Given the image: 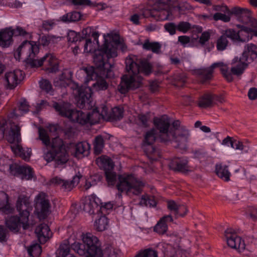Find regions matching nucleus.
<instances>
[{
    "instance_id": "62",
    "label": "nucleus",
    "mask_w": 257,
    "mask_h": 257,
    "mask_svg": "<svg viewBox=\"0 0 257 257\" xmlns=\"http://www.w3.org/2000/svg\"><path fill=\"white\" fill-rule=\"evenodd\" d=\"M39 45L43 47H46L50 44L48 35L42 36L41 37L38 41Z\"/></svg>"
},
{
    "instance_id": "63",
    "label": "nucleus",
    "mask_w": 257,
    "mask_h": 257,
    "mask_svg": "<svg viewBox=\"0 0 257 257\" xmlns=\"http://www.w3.org/2000/svg\"><path fill=\"white\" fill-rule=\"evenodd\" d=\"M247 213L253 220L257 219V208L253 207H249L247 209Z\"/></svg>"
},
{
    "instance_id": "58",
    "label": "nucleus",
    "mask_w": 257,
    "mask_h": 257,
    "mask_svg": "<svg viewBox=\"0 0 257 257\" xmlns=\"http://www.w3.org/2000/svg\"><path fill=\"white\" fill-rule=\"evenodd\" d=\"M41 88L45 90L47 93L50 92L52 89L51 83L47 80H42L40 82Z\"/></svg>"
},
{
    "instance_id": "64",
    "label": "nucleus",
    "mask_w": 257,
    "mask_h": 257,
    "mask_svg": "<svg viewBox=\"0 0 257 257\" xmlns=\"http://www.w3.org/2000/svg\"><path fill=\"white\" fill-rule=\"evenodd\" d=\"M19 110L22 111L24 113H26L29 111V105L26 100H25L20 103Z\"/></svg>"
},
{
    "instance_id": "12",
    "label": "nucleus",
    "mask_w": 257,
    "mask_h": 257,
    "mask_svg": "<svg viewBox=\"0 0 257 257\" xmlns=\"http://www.w3.org/2000/svg\"><path fill=\"white\" fill-rule=\"evenodd\" d=\"M220 68V71L223 77L228 82L233 80L232 73L228 71L227 65L222 62L213 63L210 67L198 69L196 71L197 75L200 76V82L204 83L210 80L213 77L214 69L216 68Z\"/></svg>"
},
{
    "instance_id": "50",
    "label": "nucleus",
    "mask_w": 257,
    "mask_h": 257,
    "mask_svg": "<svg viewBox=\"0 0 257 257\" xmlns=\"http://www.w3.org/2000/svg\"><path fill=\"white\" fill-rule=\"evenodd\" d=\"M222 35L225 36L226 39L228 38L233 41L238 42V32H236V31L233 29H229L226 30Z\"/></svg>"
},
{
    "instance_id": "35",
    "label": "nucleus",
    "mask_w": 257,
    "mask_h": 257,
    "mask_svg": "<svg viewBox=\"0 0 257 257\" xmlns=\"http://www.w3.org/2000/svg\"><path fill=\"white\" fill-rule=\"evenodd\" d=\"M143 48L145 50L152 51L154 53L158 54L161 51V45L159 42H150L149 40H147L143 44Z\"/></svg>"
},
{
    "instance_id": "55",
    "label": "nucleus",
    "mask_w": 257,
    "mask_h": 257,
    "mask_svg": "<svg viewBox=\"0 0 257 257\" xmlns=\"http://www.w3.org/2000/svg\"><path fill=\"white\" fill-rule=\"evenodd\" d=\"M164 29L170 35H174L176 33L177 25L173 22L167 23L165 24Z\"/></svg>"
},
{
    "instance_id": "13",
    "label": "nucleus",
    "mask_w": 257,
    "mask_h": 257,
    "mask_svg": "<svg viewBox=\"0 0 257 257\" xmlns=\"http://www.w3.org/2000/svg\"><path fill=\"white\" fill-rule=\"evenodd\" d=\"M113 205L110 202L105 203L103 204L101 200L95 195L92 194L88 196L84 203L83 209L89 214H98L100 212L104 213L105 210L111 209Z\"/></svg>"
},
{
    "instance_id": "3",
    "label": "nucleus",
    "mask_w": 257,
    "mask_h": 257,
    "mask_svg": "<svg viewBox=\"0 0 257 257\" xmlns=\"http://www.w3.org/2000/svg\"><path fill=\"white\" fill-rule=\"evenodd\" d=\"M34 42L27 40L24 41L18 47L17 52L19 56L22 54H26L27 64L32 67L41 66L44 62L48 63L47 70L50 73H56L59 70L58 60L51 54H46L40 59H36V54L39 52V47Z\"/></svg>"
},
{
    "instance_id": "32",
    "label": "nucleus",
    "mask_w": 257,
    "mask_h": 257,
    "mask_svg": "<svg viewBox=\"0 0 257 257\" xmlns=\"http://www.w3.org/2000/svg\"><path fill=\"white\" fill-rule=\"evenodd\" d=\"M251 29L245 26H242L238 31V42H245L251 39Z\"/></svg>"
},
{
    "instance_id": "23",
    "label": "nucleus",
    "mask_w": 257,
    "mask_h": 257,
    "mask_svg": "<svg viewBox=\"0 0 257 257\" xmlns=\"http://www.w3.org/2000/svg\"><path fill=\"white\" fill-rule=\"evenodd\" d=\"M41 243H45L51 236L52 233L47 224L42 223L39 225L35 231Z\"/></svg>"
},
{
    "instance_id": "1",
    "label": "nucleus",
    "mask_w": 257,
    "mask_h": 257,
    "mask_svg": "<svg viewBox=\"0 0 257 257\" xmlns=\"http://www.w3.org/2000/svg\"><path fill=\"white\" fill-rule=\"evenodd\" d=\"M117 56L115 48L106 40L101 47L95 51L93 56V62L96 68L92 66L87 67L84 69L87 81L96 79L92 86L96 90H105L108 87V84L103 78H112L114 73L111 70L112 65L108 62L109 59Z\"/></svg>"
},
{
    "instance_id": "6",
    "label": "nucleus",
    "mask_w": 257,
    "mask_h": 257,
    "mask_svg": "<svg viewBox=\"0 0 257 257\" xmlns=\"http://www.w3.org/2000/svg\"><path fill=\"white\" fill-rule=\"evenodd\" d=\"M16 208L19 212L20 217L17 216L11 217L6 221V225L10 230L18 232L21 228V225L24 229L28 228V223L30 212L32 210L29 198L24 195H20L18 198Z\"/></svg>"
},
{
    "instance_id": "38",
    "label": "nucleus",
    "mask_w": 257,
    "mask_h": 257,
    "mask_svg": "<svg viewBox=\"0 0 257 257\" xmlns=\"http://www.w3.org/2000/svg\"><path fill=\"white\" fill-rule=\"evenodd\" d=\"M94 153L95 155L100 154L104 146V141L101 136H97L95 137L94 143Z\"/></svg>"
},
{
    "instance_id": "24",
    "label": "nucleus",
    "mask_w": 257,
    "mask_h": 257,
    "mask_svg": "<svg viewBox=\"0 0 257 257\" xmlns=\"http://www.w3.org/2000/svg\"><path fill=\"white\" fill-rule=\"evenodd\" d=\"M230 14L236 16L238 20L243 23H246L250 20L251 17V12L250 10L246 8H242L238 7H235L230 10Z\"/></svg>"
},
{
    "instance_id": "37",
    "label": "nucleus",
    "mask_w": 257,
    "mask_h": 257,
    "mask_svg": "<svg viewBox=\"0 0 257 257\" xmlns=\"http://www.w3.org/2000/svg\"><path fill=\"white\" fill-rule=\"evenodd\" d=\"M63 72L60 76L58 79H55L54 81V84L56 87H66L68 84L66 82V80H68L69 78V75H71V72L67 71Z\"/></svg>"
},
{
    "instance_id": "36",
    "label": "nucleus",
    "mask_w": 257,
    "mask_h": 257,
    "mask_svg": "<svg viewBox=\"0 0 257 257\" xmlns=\"http://www.w3.org/2000/svg\"><path fill=\"white\" fill-rule=\"evenodd\" d=\"M81 15L79 12L74 11L68 13L61 17V20L64 22H74L81 19Z\"/></svg>"
},
{
    "instance_id": "20",
    "label": "nucleus",
    "mask_w": 257,
    "mask_h": 257,
    "mask_svg": "<svg viewBox=\"0 0 257 257\" xmlns=\"http://www.w3.org/2000/svg\"><path fill=\"white\" fill-rule=\"evenodd\" d=\"M153 2L156 3V5L160 7L162 9H170L177 8L179 12L185 11L189 10L191 6L188 4H186L187 6L185 9L180 5L178 0H152Z\"/></svg>"
},
{
    "instance_id": "51",
    "label": "nucleus",
    "mask_w": 257,
    "mask_h": 257,
    "mask_svg": "<svg viewBox=\"0 0 257 257\" xmlns=\"http://www.w3.org/2000/svg\"><path fill=\"white\" fill-rule=\"evenodd\" d=\"M231 147L235 150L243 151L245 153H247L249 150L248 147L243 145L241 142L236 140H233V143H231Z\"/></svg>"
},
{
    "instance_id": "44",
    "label": "nucleus",
    "mask_w": 257,
    "mask_h": 257,
    "mask_svg": "<svg viewBox=\"0 0 257 257\" xmlns=\"http://www.w3.org/2000/svg\"><path fill=\"white\" fill-rule=\"evenodd\" d=\"M104 172L108 185L109 186H114L116 184L117 180H118L120 175L117 177L116 173L113 172V170H109Z\"/></svg>"
},
{
    "instance_id": "2",
    "label": "nucleus",
    "mask_w": 257,
    "mask_h": 257,
    "mask_svg": "<svg viewBox=\"0 0 257 257\" xmlns=\"http://www.w3.org/2000/svg\"><path fill=\"white\" fill-rule=\"evenodd\" d=\"M125 69L127 74L124 75L118 86L121 94H126L130 90L139 88L141 85L142 73L148 75L152 72V65L146 59H138L136 56H130L125 59Z\"/></svg>"
},
{
    "instance_id": "43",
    "label": "nucleus",
    "mask_w": 257,
    "mask_h": 257,
    "mask_svg": "<svg viewBox=\"0 0 257 257\" xmlns=\"http://www.w3.org/2000/svg\"><path fill=\"white\" fill-rule=\"evenodd\" d=\"M108 225V220L105 215H102L100 218L96 220L94 226L98 231H102L105 230Z\"/></svg>"
},
{
    "instance_id": "60",
    "label": "nucleus",
    "mask_w": 257,
    "mask_h": 257,
    "mask_svg": "<svg viewBox=\"0 0 257 257\" xmlns=\"http://www.w3.org/2000/svg\"><path fill=\"white\" fill-rule=\"evenodd\" d=\"M172 127L169 128V130H172L175 132H180V129L182 127H186L185 126L181 125V122L179 120H176L173 122L172 124Z\"/></svg>"
},
{
    "instance_id": "8",
    "label": "nucleus",
    "mask_w": 257,
    "mask_h": 257,
    "mask_svg": "<svg viewBox=\"0 0 257 257\" xmlns=\"http://www.w3.org/2000/svg\"><path fill=\"white\" fill-rule=\"evenodd\" d=\"M144 186V183L137 179L132 174H124L123 176H119L116 188L120 192L116 194V198L121 199V193L123 191H126L128 194L139 195L142 193Z\"/></svg>"
},
{
    "instance_id": "56",
    "label": "nucleus",
    "mask_w": 257,
    "mask_h": 257,
    "mask_svg": "<svg viewBox=\"0 0 257 257\" xmlns=\"http://www.w3.org/2000/svg\"><path fill=\"white\" fill-rule=\"evenodd\" d=\"M213 19L216 21L221 20L226 23L229 22L230 20V18L229 16L220 13H215L213 16Z\"/></svg>"
},
{
    "instance_id": "27",
    "label": "nucleus",
    "mask_w": 257,
    "mask_h": 257,
    "mask_svg": "<svg viewBox=\"0 0 257 257\" xmlns=\"http://www.w3.org/2000/svg\"><path fill=\"white\" fill-rule=\"evenodd\" d=\"M215 172L218 177L222 180L226 182L229 181L231 174L228 170V166L222 164H216Z\"/></svg>"
},
{
    "instance_id": "16",
    "label": "nucleus",
    "mask_w": 257,
    "mask_h": 257,
    "mask_svg": "<svg viewBox=\"0 0 257 257\" xmlns=\"http://www.w3.org/2000/svg\"><path fill=\"white\" fill-rule=\"evenodd\" d=\"M82 241L85 243L88 253L91 257H100L99 251L101 249L100 243L97 237L91 233H88L84 235Z\"/></svg>"
},
{
    "instance_id": "46",
    "label": "nucleus",
    "mask_w": 257,
    "mask_h": 257,
    "mask_svg": "<svg viewBox=\"0 0 257 257\" xmlns=\"http://www.w3.org/2000/svg\"><path fill=\"white\" fill-rule=\"evenodd\" d=\"M84 39V37L81 36L80 34L77 33L74 31H70L68 33L67 40L69 42L76 43L79 42V43H80Z\"/></svg>"
},
{
    "instance_id": "53",
    "label": "nucleus",
    "mask_w": 257,
    "mask_h": 257,
    "mask_svg": "<svg viewBox=\"0 0 257 257\" xmlns=\"http://www.w3.org/2000/svg\"><path fill=\"white\" fill-rule=\"evenodd\" d=\"M167 230V225L165 221L162 220L161 218L160 221L156 225L154 230L159 233H164Z\"/></svg>"
},
{
    "instance_id": "18",
    "label": "nucleus",
    "mask_w": 257,
    "mask_h": 257,
    "mask_svg": "<svg viewBox=\"0 0 257 257\" xmlns=\"http://www.w3.org/2000/svg\"><path fill=\"white\" fill-rule=\"evenodd\" d=\"M36 209L40 219H45L49 212L50 204L44 193H39L35 198Z\"/></svg>"
},
{
    "instance_id": "54",
    "label": "nucleus",
    "mask_w": 257,
    "mask_h": 257,
    "mask_svg": "<svg viewBox=\"0 0 257 257\" xmlns=\"http://www.w3.org/2000/svg\"><path fill=\"white\" fill-rule=\"evenodd\" d=\"M191 29V25L188 22L182 21L177 25V30L183 33H186Z\"/></svg>"
},
{
    "instance_id": "41",
    "label": "nucleus",
    "mask_w": 257,
    "mask_h": 257,
    "mask_svg": "<svg viewBox=\"0 0 257 257\" xmlns=\"http://www.w3.org/2000/svg\"><path fill=\"white\" fill-rule=\"evenodd\" d=\"M123 116V109L119 107L112 108L111 112L108 115L109 120H117L121 119Z\"/></svg>"
},
{
    "instance_id": "26",
    "label": "nucleus",
    "mask_w": 257,
    "mask_h": 257,
    "mask_svg": "<svg viewBox=\"0 0 257 257\" xmlns=\"http://www.w3.org/2000/svg\"><path fill=\"white\" fill-rule=\"evenodd\" d=\"M95 163L104 172L109 170H113L114 168L112 161L110 158L106 156L102 155L97 158L95 160Z\"/></svg>"
},
{
    "instance_id": "19",
    "label": "nucleus",
    "mask_w": 257,
    "mask_h": 257,
    "mask_svg": "<svg viewBox=\"0 0 257 257\" xmlns=\"http://www.w3.org/2000/svg\"><path fill=\"white\" fill-rule=\"evenodd\" d=\"M24 78L23 71L15 70L14 71L7 72L5 74V80L7 83L8 88L14 89Z\"/></svg>"
},
{
    "instance_id": "22",
    "label": "nucleus",
    "mask_w": 257,
    "mask_h": 257,
    "mask_svg": "<svg viewBox=\"0 0 257 257\" xmlns=\"http://www.w3.org/2000/svg\"><path fill=\"white\" fill-rule=\"evenodd\" d=\"M188 162L185 158H175L170 162L169 167L175 171L186 173L189 171Z\"/></svg>"
},
{
    "instance_id": "25",
    "label": "nucleus",
    "mask_w": 257,
    "mask_h": 257,
    "mask_svg": "<svg viewBox=\"0 0 257 257\" xmlns=\"http://www.w3.org/2000/svg\"><path fill=\"white\" fill-rule=\"evenodd\" d=\"M106 107L104 106L101 113L98 110L97 108H94L91 112L86 114L88 117V123L91 124H94L98 123L101 119L103 118L105 116H107Z\"/></svg>"
},
{
    "instance_id": "30",
    "label": "nucleus",
    "mask_w": 257,
    "mask_h": 257,
    "mask_svg": "<svg viewBox=\"0 0 257 257\" xmlns=\"http://www.w3.org/2000/svg\"><path fill=\"white\" fill-rule=\"evenodd\" d=\"M99 252L100 257H117L119 250L111 245L108 244L103 250L101 249Z\"/></svg>"
},
{
    "instance_id": "17",
    "label": "nucleus",
    "mask_w": 257,
    "mask_h": 257,
    "mask_svg": "<svg viewBox=\"0 0 257 257\" xmlns=\"http://www.w3.org/2000/svg\"><path fill=\"white\" fill-rule=\"evenodd\" d=\"M224 236L225 237L227 245L232 248L238 250L239 251H242L244 250L245 245L241 238L236 235L235 230L231 228H227L224 231Z\"/></svg>"
},
{
    "instance_id": "33",
    "label": "nucleus",
    "mask_w": 257,
    "mask_h": 257,
    "mask_svg": "<svg viewBox=\"0 0 257 257\" xmlns=\"http://www.w3.org/2000/svg\"><path fill=\"white\" fill-rule=\"evenodd\" d=\"M151 118V113L147 112L146 113H139L136 118L137 124L143 127L149 126Z\"/></svg>"
},
{
    "instance_id": "15",
    "label": "nucleus",
    "mask_w": 257,
    "mask_h": 257,
    "mask_svg": "<svg viewBox=\"0 0 257 257\" xmlns=\"http://www.w3.org/2000/svg\"><path fill=\"white\" fill-rule=\"evenodd\" d=\"M74 94L76 95L77 106L80 108L89 107L90 106L91 94L92 93L91 88L89 87H79L76 86L74 90Z\"/></svg>"
},
{
    "instance_id": "49",
    "label": "nucleus",
    "mask_w": 257,
    "mask_h": 257,
    "mask_svg": "<svg viewBox=\"0 0 257 257\" xmlns=\"http://www.w3.org/2000/svg\"><path fill=\"white\" fill-rule=\"evenodd\" d=\"M22 168L25 169L23 171L20 175H22V179L26 180H30L33 177L34 172L33 169L28 166H22Z\"/></svg>"
},
{
    "instance_id": "40",
    "label": "nucleus",
    "mask_w": 257,
    "mask_h": 257,
    "mask_svg": "<svg viewBox=\"0 0 257 257\" xmlns=\"http://www.w3.org/2000/svg\"><path fill=\"white\" fill-rule=\"evenodd\" d=\"M79 180L80 178L78 176H74L73 179L71 181L64 180L61 187L63 190L69 191L78 184Z\"/></svg>"
},
{
    "instance_id": "5",
    "label": "nucleus",
    "mask_w": 257,
    "mask_h": 257,
    "mask_svg": "<svg viewBox=\"0 0 257 257\" xmlns=\"http://www.w3.org/2000/svg\"><path fill=\"white\" fill-rule=\"evenodd\" d=\"M158 123L157 125L161 133L159 139L162 143L168 145L173 141L176 144L175 148L182 149L186 148L190 136L189 131L186 127H182L179 132L169 130L170 122L167 117L166 121H160Z\"/></svg>"
},
{
    "instance_id": "9",
    "label": "nucleus",
    "mask_w": 257,
    "mask_h": 257,
    "mask_svg": "<svg viewBox=\"0 0 257 257\" xmlns=\"http://www.w3.org/2000/svg\"><path fill=\"white\" fill-rule=\"evenodd\" d=\"M53 107L58 114L62 117L68 118L71 121L81 124L88 123L86 114L81 110L72 109L71 105L66 102H55Z\"/></svg>"
},
{
    "instance_id": "31",
    "label": "nucleus",
    "mask_w": 257,
    "mask_h": 257,
    "mask_svg": "<svg viewBox=\"0 0 257 257\" xmlns=\"http://www.w3.org/2000/svg\"><path fill=\"white\" fill-rule=\"evenodd\" d=\"M155 20L156 21H165L172 16V10L170 9L158 8L156 10Z\"/></svg>"
},
{
    "instance_id": "21",
    "label": "nucleus",
    "mask_w": 257,
    "mask_h": 257,
    "mask_svg": "<svg viewBox=\"0 0 257 257\" xmlns=\"http://www.w3.org/2000/svg\"><path fill=\"white\" fill-rule=\"evenodd\" d=\"M71 152L74 157L81 158L89 154V145L86 142H80L76 144H70Z\"/></svg>"
},
{
    "instance_id": "52",
    "label": "nucleus",
    "mask_w": 257,
    "mask_h": 257,
    "mask_svg": "<svg viewBox=\"0 0 257 257\" xmlns=\"http://www.w3.org/2000/svg\"><path fill=\"white\" fill-rule=\"evenodd\" d=\"M25 169L22 168V166H19L16 164L10 165L9 166L10 173L14 176L20 175L23 171Z\"/></svg>"
},
{
    "instance_id": "14",
    "label": "nucleus",
    "mask_w": 257,
    "mask_h": 257,
    "mask_svg": "<svg viewBox=\"0 0 257 257\" xmlns=\"http://www.w3.org/2000/svg\"><path fill=\"white\" fill-rule=\"evenodd\" d=\"M28 33L23 29L18 26L16 29H13L10 27L3 29L0 31V46L3 47H8L13 42V37L22 36H24Z\"/></svg>"
},
{
    "instance_id": "47",
    "label": "nucleus",
    "mask_w": 257,
    "mask_h": 257,
    "mask_svg": "<svg viewBox=\"0 0 257 257\" xmlns=\"http://www.w3.org/2000/svg\"><path fill=\"white\" fill-rule=\"evenodd\" d=\"M135 257H158V252L149 248L140 251Z\"/></svg>"
},
{
    "instance_id": "48",
    "label": "nucleus",
    "mask_w": 257,
    "mask_h": 257,
    "mask_svg": "<svg viewBox=\"0 0 257 257\" xmlns=\"http://www.w3.org/2000/svg\"><path fill=\"white\" fill-rule=\"evenodd\" d=\"M228 41L225 38V36L222 35L217 40L216 48L218 51H223L225 50L227 45Z\"/></svg>"
},
{
    "instance_id": "11",
    "label": "nucleus",
    "mask_w": 257,
    "mask_h": 257,
    "mask_svg": "<svg viewBox=\"0 0 257 257\" xmlns=\"http://www.w3.org/2000/svg\"><path fill=\"white\" fill-rule=\"evenodd\" d=\"M162 121H166V116H162L159 118L155 117L154 119V124L156 130L152 129L148 132L145 136L144 143L148 145V147L146 149V153L149 159L152 160H157L156 156L158 154L156 149L152 145L155 141L162 143L159 139V137L161 134V131L158 128L157 125L159 124L158 123Z\"/></svg>"
},
{
    "instance_id": "34",
    "label": "nucleus",
    "mask_w": 257,
    "mask_h": 257,
    "mask_svg": "<svg viewBox=\"0 0 257 257\" xmlns=\"http://www.w3.org/2000/svg\"><path fill=\"white\" fill-rule=\"evenodd\" d=\"M149 3L150 5H152V7H148L144 9L141 14V16L145 18L151 17L155 19V15H156L155 14V13H156V10L160 8V7L156 5V3L153 2L152 0H150Z\"/></svg>"
},
{
    "instance_id": "57",
    "label": "nucleus",
    "mask_w": 257,
    "mask_h": 257,
    "mask_svg": "<svg viewBox=\"0 0 257 257\" xmlns=\"http://www.w3.org/2000/svg\"><path fill=\"white\" fill-rule=\"evenodd\" d=\"M180 204H178L173 200H169L167 202L168 209L175 215L176 214L178 208Z\"/></svg>"
},
{
    "instance_id": "42",
    "label": "nucleus",
    "mask_w": 257,
    "mask_h": 257,
    "mask_svg": "<svg viewBox=\"0 0 257 257\" xmlns=\"http://www.w3.org/2000/svg\"><path fill=\"white\" fill-rule=\"evenodd\" d=\"M157 202L154 196L145 194L142 196L139 204L141 206L154 207Z\"/></svg>"
},
{
    "instance_id": "4",
    "label": "nucleus",
    "mask_w": 257,
    "mask_h": 257,
    "mask_svg": "<svg viewBox=\"0 0 257 257\" xmlns=\"http://www.w3.org/2000/svg\"><path fill=\"white\" fill-rule=\"evenodd\" d=\"M39 138L43 144L47 147H50L51 150L44 156L47 162L54 161L55 166L62 165L69 160V154L62 139L59 137L52 139L51 142L47 132L43 128L39 130Z\"/></svg>"
},
{
    "instance_id": "10",
    "label": "nucleus",
    "mask_w": 257,
    "mask_h": 257,
    "mask_svg": "<svg viewBox=\"0 0 257 257\" xmlns=\"http://www.w3.org/2000/svg\"><path fill=\"white\" fill-rule=\"evenodd\" d=\"M257 57V46L250 43L245 47L242 56L239 58H235L233 62H238L236 66L232 67L230 71L233 75H241L244 72L248 64L252 62Z\"/></svg>"
},
{
    "instance_id": "61",
    "label": "nucleus",
    "mask_w": 257,
    "mask_h": 257,
    "mask_svg": "<svg viewBox=\"0 0 257 257\" xmlns=\"http://www.w3.org/2000/svg\"><path fill=\"white\" fill-rule=\"evenodd\" d=\"M210 37V33L208 32H204L202 33L200 37L199 42L201 45H204L209 40Z\"/></svg>"
},
{
    "instance_id": "7",
    "label": "nucleus",
    "mask_w": 257,
    "mask_h": 257,
    "mask_svg": "<svg viewBox=\"0 0 257 257\" xmlns=\"http://www.w3.org/2000/svg\"><path fill=\"white\" fill-rule=\"evenodd\" d=\"M6 125H7V120L0 117V140L5 136L6 139L10 143H17L16 145L11 146L12 151L16 154H19L25 159L29 158L31 152L27 151L26 153L24 149L18 144L21 140L20 126L15 123H11L10 128L7 131L6 130Z\"/></svg>"
},
{
    "instance_id": "28",
    "label": "nucleus",
    "mask_w": 257,
    "mask_h": 257,
    "mask_svg": "<svg viewBox=\"0 0 257 257\" xmlns=\"http://www.w3.org/2000/svg\"><path fill=\"white\" fill-rule=\"evenodd\" d=\"M71 238L64 240L56 251L57 257H66L69 254L71 241Z\"/></svg>"
},
{
    "instance_id": "59",
    "label": "nucleus",
    "mask_w": 257,
    "mask_h": 257,
    "mask_svg": "<svg viewBox=\"0 0 257 257\" xmlns=\"http://www.w3.org/2000/svg\"><path fill=\"white\" fill-rule=\"evenodd\" d=\"M188 210L186 207L184 205H180L176 214H175V216L176 218H178L179 217H183L187 213Z\"/></svg>"
},
{
    "instance_id": "45",
    "label": "nucleus",
    "mask_w": 257,
    "mask_h": 257,
    "mask_svg": "<svg viewBox=\"0 0 257 257\" xmlns=\"http://www.w3.org/2000/svg\"><path fill=\"white\" fill-rule=\"evenodd\" d=\"M28 254L33 257L39 256L42 252L41 246L37 243L32 244L27 249Z\"/></svg>"
},
{
    "instance_id": "29",
    "label": "nucleus",
    "mask_w": 257,
    "mask_h": 257,
    "mask_svg": "<svg viewBox=\"0 0 257 257\" xmlns=\"http://www.w3.org/2000/svg\"><path fill=\"white\" fill-rule=\"evenodd\" d=\"M71 248L76 251L78 254L81 256H85V257H91L88 253V250L85 243H80L79 242L75 241L71 242Z\"/></svg>"
},
{
    "instance_id": "39",
    "label": "nucleus",
    "mask_w": 257,
    "mask_h": 257,
    "mask_svg": "<svg viewBox=\"0 0 257 257\" xmlns=\"http://www.w3.org/2000/svg\"><path fill=\"white\" fill-rule=\"evenodd\" d=\"M212 98V94H204L200 98L198 102V106L201 108L211 107L213 104Z\"/></svg>"
}]
</instances>
